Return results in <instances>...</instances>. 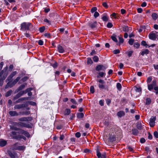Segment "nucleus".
<instances>
[{
	"mask_svg": "<svg viewBox=\"0 0 158 158\" xmlns=\"http://www.w3.org/2000/svg\"><path fill=\"white\" fill-rule=\"evenodd\" d=\"M8 68L6 67L4 69L0 72V81H2L7 77L8 75L7 71Z\"/></svg>",
	"mask_w": 158,
	"mask_h": 158,
	"instance_id": "obj_2",
	"label": "nucleus"
},
{
	"mask_svg": "<svg viewBox=\"0 0 158 158\" xmlns=\"http://www.w3.org/2000/svg\"><path fill=\"white\" fill-rule=\"evenodd\" d=\"M90 91L91 93H94V88L93 86H92L90 87Z\"/></svg>",
	"mask_w": 158,
	"mask_h": 158,
	"instance_id": "obj_36",
	"label": "nucleus"
},
{
	"mask_svg": "<svg viewBox=\"0 0 158 158\" xmlns=\"http://www.w3.org/2000/svg\"><path fill=\"white\" fill-rule=\"evenodd\" d=\"M152 77H148L147 82V83H149L152 80Z\"/></svg>",
	"mask_w": 158,
	"mask_h": 158,
	"instance_id": "obj_46",
	"label": "nucleus"
},
{
	"mask_svg": "<svg viewBox=\"0 0 158 158\" xmlns=\"http://www.w3.org/2000/svg\"><path fill=\"white\" fill-rule=\"evenodd\" d=\"M9 113L11 116H17L19 115V114L15 111H10Z\"/></svg>",
	"mask_w": 158,
	"mask_h": 158,
	"instance_id": "obj_15",
	"label": "nucleus"
},
{
	"mask_svg": "<svg viewBox=\"0 0 158 158\" xmlns=\"http://www.w3.org/2000/svg\"><path fill=\"white\" fill-rule=\"evenodd\" d=\"M141 44L145 46L146 48L147 47L148 44H146V42L145 41H142L141 42Z\"/></svg>",
	"mask_w": 158,
	"mask_h": 158,
	"instance_id": "obj_37",
	"label": "nucleus"
},
{
	"mask_svg": "<svg viewBox=\"0 0 158 158\" xmlns=\"http://www.w3.org/2000/svg\"><path fill=\"white\" fill-rule=\"evenodd\" d=\"M10 128L11 130H14L15 131H18L19 130V128L17 127L14 126L13 125H10Z\"/></svg>",
	"mask_w": 158,
	"mask_h": 158,
	"instance_id": "obj_24",
	"label": "nucleus"
},
{
	"mask_svg": "<svg viewBox=\"0 0 158 158\" xmlns=\"http://www.w3.org/2000/svg\"><path fill=\"white\" fill-rule=\"evenodd\" d=\"M57 48L58 52L61 53H63L64 52V49L62 46L60 45H58L57 46Z\"/></svg>",
	"mask_w": 158,
	"mask_h": 158,
	"instance_id": "obj_17",
	"label": "nucleus"
},
{
	"mask_svg": "<svg viewBox=\"0 0 158 158\" xmlns=\"http://www.w3.org/2000/svg\"><path fill=\"white\" fill-rule=\"evenodd\" d=\"M44 21L45 22H46L48 23L49 24H51V22L48 19H45L44 20Z\"/></svg>",
	"mask_w": 158,
	"mask_h": 158,
	"instance_id": "obj_57",
	"label": "nucleus"
},
{
	"mask_svg": "<svg viewBox=\"0 0 158 158\" xmlns=\"http://www.w3.org/2000/svg\"><path fill=\"white\" fill-rule=\"evenodd\" d=\"M134 42V40H133L132 39H131L129 40L128 41V43L130 45H131L133 44Z\"/></svg>",
	"mask_w": 158,
	"mask_h": 158,
	"instance_id": "obj_42",
	"label": "nucleus"
},
{
	"mask_svg": "<svg viewBox=\"0 0 158 158\" xmlns=\"http://www.w3.org/2000/svg\"><path fill=\"white\" fill-rule=\"evenodd\" d=\"M102 20L105 22H107L108 21V18L106 16H104L102 18Z\"/></svg>",
	"mask_w": 158,
	"mask_h": 158,
	"instance_id": "obj_38",
	"label": "nucleus"
},
{
	"mask_svg": "<svg viewBox=\"0 0 158 158\" xmlns=\"http://www.w3.org/2000/svg\"><path fill=\"white\" fill-rule=\"evenodd\" d=\"M97 8L96 7H93L92 9H91V12L92 13H93L94 12H96L95 11L97 10Z\"/></svg>",
	"mask_w": 158,
	"mask_h": 158,
	"instance_id": "obj_39",
	"label": "nucleus"
},
{
	"mask_svg": "<svg viewBox=\"0 0 158 158\" xmlns=\"http://www.w3.org/2000/svg\"><path fill=\"white\" fill-rule=\"evenodd\" d=\"M93 60L94 62H97L98 61V58L97 56H95L93 58Z\"/></svg>",
	"mask_w": 158,
	"mask_h": 158,
	"instance_id": "obj_34",
	"label": "nucleus"
},
{
	"mask_svg": "<svg viewBox=\"0 0 158 158\" xmlns=\"http://www.w3.org/2000/svg\"><path fill=\"white\" fill-rule=\"evenodd\" d=\"M20 77H18L16 78L15 80L13 82H14L15 84H16L20 79Z\"/></svg>",
	"mask_w": 158,
	"mask_h": 158,
	"instance_id": "obj_43",
	"label": "nucleus"
},
{
	"mask_svg": "<svg viewBox=\"0 0 158 158\" xmlns=\"http://www.w3.org/2000/svg\"><path fill=\"white\" fill-rule=\"evenodd\" d=\"M99 104L101 106H103L104 105V101L102 100H100L99 101Z\"/></svg>",
	"mask_w": 158,
	"mask_h": 158,
	"instance_id": "obj_60",
	"label": "nucleus"
},
{
	"mask_svg": "<svg viewBox=\"0 0 158 158\" xmlns=\"http://www.w3.org/2000/svg\"><path fill=\"white\" fill-rule=\"evenodd\" d=\"M17 132L15 131H12L10 134V135L14 139H16L18 140H20L21 139L24 138L26 139L23 136L21 135H16Z\"/></svg>",
	"mask_w": 158,
	"mask_h": 158,
	"instance_id": "obj_4",
	"label": "nucleus"
},
{
	"mask_svg": "<svg viewBox=\"0 0 158 158\" xmlns=\"http://www.w3.org/2000/svg\"><path fill=\"white\" fill-rule=\"evenodd\" d=\"M97 155L98 158H106V153L104 152L101 154L99 152V149H97L96 150Z\"/></svg>",
	"mask_w": 158,
	"mask_h": 158,
	"instance_id": "obj_6",
	"label": "nucleus"
},
{
	"mask_svg": "<svg viewBox=\"0 0 158 158\" xmlns=\"http://www.w3.org/2000/svg\"><path fill=\"white\" fill-rule=\"evenodd\" d=\"M45 30V27H40L39 29V31L41 32H43Z\"/></svg>",
	"mask_w": 158,
	"mask_h": 158,
	"instance_id": "obj_41",
	"label": "nucleus"
},
{
	"mask_svg": "<svg viewBox=\"0 0 158 158\" xmlns=\"http://www.w3.org/2000/svg\"><path fill=\"white\" fill-rule=\"evenodd\" d=\"M149 52V50L148 49H145L143 51L141 52V55L144 56L145 54H147Z\"/></svg>",
	"mask_w": 158,
	"mask_h": 158,
	"instance_id": "obj_19",
	"label": "nucleus"
},
{
	"mask_svg": "<svg viewBox=\"0 0 158 158\" xmlns=\"http://www.w3.org/2000/svg\"><path fill=\"white\" fill-rule=\"evenodd\" d=\"M44 35L48 38H49L50 37V35L49 33H46L44 34Z\"/></svg>",
	"mask_w": 158,
	"mask_h": 158,
	"instance_id": "obj_62",
	"label": "nucleus"
},
{
	"mask_svg": "<svg viewBox=\"0 0 158 158\" xmlns=\"http://www.w3.org/2000/svg\"><path fill=\"white\" fill-rule=\"evenodd\" d=\"M25 131L22 129H20L18 132V133L19 134H23Z\"/></svg>",
	"mask_w": 158,
	"mask_h": 158,
	"instance_id": "obj_61",
	"label": "nucleus"
},
{
	"mask_svg": "<svg viewBox=\"0 0 158 158\" xmlns=\"http://www.w3.org/2000/svg\"><path fill=\"white\" fill-rule=\"evenodd\" d=\"M156 119V117L155 116L152 117L150 118L149 122L150 126L151 127H153L155 125V121Z\"/></svg>",
	"mask_w": 158,
	"mask_h": 158,
	"instance_id": "obj_7",
	"label": "nucleus"
},
{
	"mask_svg": "<svg viewBox=\"0 0 158 158\" xmlns=\"http://www.w3.org/2000/svg\"><path fill=\"white\" fill-rule=\"evenodd\" d=\"M25 85L23 84L21 85L17 89V91L21 90L24 89L25 87Z\"/></svg>",
	"mask_w": 158,
	"mask_h": 158,
	"instance_id": "obj_23",
	"label": "nucleus"
},
{
	"mask_svg": "<svg viewBox=\"0 0 158 158\" xmlns=\"http://www.w3.org/2000/svg\"><path fill=\"white\" fill-rule=\"evenodd\" d=\"M156 34L153 32H151L148 35L149 38L152 40H155L156 38Z\"/></svg>",
	"mask_w": 158,
	"mask_h": 158,
	"instance_id": "obj_10",
	"label": "nucleus"
},
{
	"mask_svg": "<svg viewBox=\"0 0 158 158\" xmlns=\"http://www.w3.org/2000/svg\"><path fill=\"white\" fill-rule=\"evenodd\" d=\"M124 114V112L122 111H120L118 112L117 113V116L119 117H121L123 116Z\"/></svg>",
	"mask_w": 158,
	"mask_h": 158,
	"instance_id": "obj_18",
	"label": "nucleus"
},
{
	"mask_svg": "<svg viewBox=\"0 0 158 158\" xmlns=\"http://www.w3.org/2000/svg\"><path fill=\"white\" fill-rule=\"evenodd\" d=\"M98 74L101 77H102L106 75L105 73L104 72H100Z\"/></svg>",
	"mask_w": 158,
	"mask_h": 158,
	"instance_id": "obj_48",
	"label": "nucleus"
},
{
	"mask_svg": "<svg viewBox=\"0 0 158 158\" xmlns=\"http://www.w3.org/2000/svg\"><path fill=\"white\" fill-rule=\"evenodd\" d=\"M116 86H117V88L119 90H120V89H121V88H122V86H121V84L120 83H118L117 84Z\"/></svg>",
	"mask_w": 158,
	"mask_h": 158,
	"instance_id": "obj_35",
	"label": "nucleus"
},
{
	"mask_svg": "<svg viewBox=\"0 0 158 158\" xmlns=\"http://www.w3.org/2000/svg\"><path fill=\"white\" fill-rule=\"evenodd\" d=\"M11 125H13L14 126L18 125V123L16 122H11Z\"/></svg>",
	"mask_w": 158,
	"mask_h": 158,
	"instance_id": "obj_54",
	"label": "nucleus"
},
{
	"mask_svg": "<svg viewBox=\"0 0 158 158\" xmlns=\"http://www.w3.org/2000/svg\"><path fill=\"white\" fill-rule=\"evenodd\" d=\"M102 5L105 7L107 8L108 7V5L106 2H104L102 3Z\"/></svg>",
	"mask_w": 158,
	"mask_h": 158,
	"instance_id": "obj_63",
	"label": "nucleus"
},
{
	"mask_svg": "<svg viewBox=\"0 0 158 158\" xmlns=\"http://www.w3.org/2000/svg\"><path fill=\"white\" fill-rule=\"evenodd\" d=\"M25 93V91H22L19 92L18 94L20 95V97L22 96L24 93Z\"/></svg>",
	"mask_w": 158,
	"mask_h": 158,
	"instance_id": "obj_58",
	"label": "nucleus"
},
{
	"mask_svg": "<svg viewBox=\"0 0 158 158\" xmlns=\"http://www.w3.org/2000/svg\"><path fill=\"white\" fill-rule=\"evenodd\" d=\"M139 46V44L138 42H135L134 44V46L135 47L138 48Z\"/></svg>",
	"mask_w": 158,
	"mask_h": 158,
	"instance_id": "obj_50",
	"label": "nucleus"
},
{
	"mask_svg": "<svg viewBox=\"0 0 158 158\" xmlns=\"http://www.w3.org/2000/svg\"><path fill=\"white\" fill-rule=\"evenodd\" d=\"M93 63V62L90 58H87V64H92Z\"/></svg>",
	"mask_w": 158,
	"mask_h": 158,
	"instance_id": "obj_31",
	"label": "nucleus"
},
{
	"mask_svg": "<svg viewBox=\"0 0 158 158\" xmlns=\"http://www.w3.org/2000/svg\"><path fill=\"white\" fill-rule=\"evenodd\" d=\"M18 125L22 127H26L28 128L31 127V126L30 125L21 122L18 123Z\"/></svg>",
	"mask_w": 158,
	"mask_h": 158,
	"instance_id": "obj_8",
	"label": "nucleus"
},
{
	"mask_svg": "<svg viewBox=\"0 0 158 158\" xmlns=\"http://www.w3.org/2000/svg\"><path fill=\"white\" fill-rule=\"evenodd\" d=\"M22 101H24L28 100L29 99V98L28 97H23L21 98Z\"/></svg>",
	"mask_w": 158,
	"mask_h": 158,
	"instance_id": "obj_53",
	"label": "nucleus"
},
{
	"mask_svg": "<svg viewBox=\"0 0 158 158\" xmlns=\"http://www.w3.org/2000/svg\"><path fill=\"white\" fill-rule=\"evenodd\" d=\"M97 24L96 22H89L88 25L92 28H93L96 27Z\"/></svg>",
	"mask_w": 158,
	"mask_h": 158,
	"instance_id": "obj_14",
	"label": "nucleus"
},
{
	"mask_svg": "<svg viewBox=\"0 0 158 158\" xmlns=\"http://www.w3.org/2000/svg\"><path fill=\"white\" fill-rule=\"evenodd\" d=\"M107 68V66L106 65H98L96 67V69L97 71H100L101 70H104Z\"/></svg>",
	"mask_w": 158,
	"mask_h": 158,
	"instance_id": "obj_5",
	"label": "nucleus"
},
{
	"mask_svg": "<svg viewBox=\"0 0 158 158\" xmlns=\"http://www.w3.org/2000/svg\"><path fill=\"white\" fill-rule=\"evenodd\" d=\"M24 149V147L23 146H19L16 148H15V150H23Z\"/></svg>",
	"mask_w": 158,
	"mask_h": 158,
	"instance_id": "obj_27",
	"label": "nucleus"
},
{
	"mask_svg": "<svg viewBox=\"0 0 158 158\" xmlns=\"http://www.w3.org/2000/svg\"><path fill=\"white\" fill-rule=\"evenodd\" d=\"M112 26H113V25L112 24V23H108L107 25V27L108 28H111L112 27Z\"/></svg>",
	"mask_w": 158,
	"mask_h": 158,
	"instance_id": "obj_49",
	"label": "nucleus"
},
{
	"mask_svg": "<svg viewBox=\"0 0 158 158\" xmlns=\"http://www.w3.org/2000/svg\"><path fill=\"white\" fill-rule=\"evenodd\" d=\"M32 118L30 117H24L19 118V120L20 121H31Z\"/></svg>",
	"mask_w": 158,
	"mask_h": 158,
	"instance_id": "obj_11",
	"label": "nucleus"
},
{
	"mask_svg": "<svg viewBox=\"0 0 158 158\" xmlns=\"http://www.w3.org/2000/svg\"><path fill=\"white\" fill-rule=\"evenodd\" d=\"M152 16V19L155 20L158 17L156 13H153Z\"/></svg>",
	"mask_w": 158,
	"mask_h": 158,
	"instance_id": "obj_26",
	"label": "nucleus"
},
{
	"mask_svg": "<svg viewBox=\"0 0 158 158\" xmlns=\"http://www.w3.org/2000/svg\"><path fill=\"white\" fill-rule=\"evenodd\" d=\"M137 127L139 129H142V126L140 123H138L137 125Z\"/></svg>",
	"mask_w": 158,
	"mask_h": 158,
	"instance_id": "obj_55",
	"label": "nucleus"
},
{
	"mask_svg": "<svg viewBox=\"0 0 158 158\" xmlns=\"http://www.w3.org/2000/svg\"><path fill=\"white\" fill-rule=\"evenodd\" d=\"M8 152L9 156L11 158H15L17 155V153L15 152L9 151Z\"/></svg>",
	"mask_w": 158,
	"mask_h": 158,
	"instance_id": "obj_13",
	"label": "nucleus"
},
{
	"mask_svg": "<svg viewBox=\"0 0 158 158\" xmlns=\"http://www.w3.org/2000/svg\"><path fill=\"white\" fill-rule=\"evenodd\" d=\"M75 136H76V137H77V138H79L81 136V134L80 133V132H77V133H76L75 134Z\"/></svg>",
	"mask_w": 158,
	"mask_h": 158,
	"instance_id": "obj_59",
	"label": "nucleus"
},
{
	"mask_svg": "<svg viewBox=\"0 0 158 158\" xmlns=\"http://www.w3.org/2000/svg\"><path fill=\"white\" fill-rule=\"evenodd\" d=\"M123 30L124 32H128L129 29L127 26H124L123 27Z\"/></svg>",
	"mask_w": 158,
	"mask_h": 158,
	"instance_id": "obj_28",
	"label": "nucleus"
},
{
	"mask_svg": "<svg viewBox=\"0 0 158 158\" xmlns=\"http://www.w3.org/2000/svg\"><path fill=\"white\" fill-rule=\"evenodd\" d=\"M12 93V91L11 90H10L7 91L6 94V96L8 97L11 95Z\"/></svg>",
	"mask_w": 158,
	"mask_h": 158,
	"instance_id": "obj_33",
	"label": "nucleus"
},
{
	"mask_svg": "<svg viewBox=\"0 0 158 158\" xmlns=\"http://www.w3.org/2000/svg\"><path fill=\"white\" fill-rule=\"evenodd\" d=\"M7 83V84L6 85V88H7L8 87V86H10V87H11L14 86L16 84H15L13 81L11 83V84L10 85V83L9 82V81Z\"/></svg>",
	"mask_w": 158,
	"mask_h": 158,
	"instance_id": "obj_20",
	"label": "nucleus"
},
{
	"mask_svg": "<svg viewBox=\"0 0 158 158\" xmlns=\"http://www.w3.org/2000/svg\"><path fill=\"white\" fill-rule=\"evenodd\" d=\"M33 27V25L31 23L23 22L21 24V30L22 31L29 30Z\"/></svg>",
	"mask_w": 158,
	"mask_h": 158,
	"instance_id": "obj_1",
	"label": "nucleus"
},
{
	"mask_svg": "<svg viewBox=\"0 0 158 158\" xmlns=\"http://www.w3.org/2000/svg\"><path fill=\"white\" fill-rule=\"evenodd\" d=\"M84 116V114L82 113H78L77 114V117L78 118H82Z\"/></svg>",
	"mask_w": 158,
	"mask_h": 158,
	"instance_id": "obj_21",
	"label": "nucleus"
},
{
	"mask_svg": "<svg viewBox=\"0 0 158 158\" xmlns=\"http://www.w3.org/2000/svg\"><path fill=\"white\" fill-rule=\"evenodd\" d=\"M132 134L135 135H136L138 133V131L136 129H133L132 130Z\"/></svg>",
	"mask_w": 158,
	"mask_h": 158,
	"instance_id": "obj_25",
	"label": "nucleus"
},
{
	"mask_svg": "<svg viewBox=\"0 0 158 158\" xmlns=\"http://www.w3.org/2000/svg\"><path fill=\"white\" fill-rule=\"evenodd\" d=\"M111 38L114 41L116 42H118L117 39L116 38V36L114 35H113L111 36Z\"/></svg>",
	"mask_w": 158,
	"mask_h": 158,
	"instance_id": "obj_32",
	"label": "nucleus"
},
{
	"mask_svg": "<svg viewBox=\"0 0 158 158\" xmlns=\"http://www.w3.org/2000/svg\"><path fill=\"white\" fill-rule=\"evenodd\" d=\"M38 44L40 45H42L43 44V42L42 40H39L38 41Z\"/></svg>",
	"mask_w": 158,
	"mask_h": 158,
	"instance_id": "obj_56",
	"label": "nucleus"
},
{
	"mask_svg": "<svg viewBox=\"0 0 158 158\" xmlns=\"http://www.w3.org/2000/svg\"><path fill=\"white\" fill-rule=\"evenodd\" d=\"M25 107V104H18L14 106V108L15 110L20 109Z\"/></svg>",
	"mask_w": 158,
	"mask_h": 158,
	"instance_id": "obj_12",
	"label": "nucleus"
},
{
	"mask_svg": "<svg viewBox=\"0 0 158 158\" xmlns=\"http://www.w3.org/2000/svg\"><path fill=\"white\" fill-rule=\"evenodd\" d=\"M23 135H24L25 136H26L27 137H29L30 136V135L29 134V133L25 131L23 133Z\"/></svg>",
	"mask_w": 158,
	"mask_h": 158,
	"instance_id": "obj_44",
	"label": "nucleus"
},
{
	"mask_svg": "<svg viewBox=\"0 0 158 158\" xmlns=\"http://www.w3.org/2000/svg\"><path fill=\"white\" fill-rule=\"evenodd\" d=\"M133 52V51H129L127 52V55L129 57H130L132 53Z\"/></svg>",
	"mask_w": 158,
	"mask_h": 158,
	"instance_id": "obj_52",
	"label": "nucleus"
},
{
	"mask_svg": "<svg viewBox=\"0 0 158 158\" xmlns=\"http://www.w3.org/2000/svg\"><path fill=\"white\" fill-rule=\"evenodd\" d=\"M17 74L16 71H14L12 72L8 77L6 80V82L10 81H11L12 78Z\"/></svg>",
	"mask_w": 158,
	"mask_h": 158,
	"instance_id": "obj_9",
	"label": "nucleus"
},
{
	"mask_svg": "<svg viewBox=\"0 0 158 158\" xmlns=\"http://www.w3.org/2000/svg\"><path fill=\"white\" fill-rule=\"evenodd\" d=\"M153 87L154 86L151 84L148 85V90L151 91L152 89H153Z\"/></svg>",
	"mask_w": 158,
	"mask_h": 158,
	"instance_id": "obj_40",
	"label": "nucleus"
},
{
	"mask_svg": "<svg viewBox=\"0 0 158 158\" xmlns=\"http://www.w3.org/2000/svg\"><path fill=\"white\" fill-rule=\"evenodd\" d=\"M97 81L99 82L98 86L100 89H108V87L104 85V84L105 82L104 80L102 79L97 80Z\"/></svg>",
	"mask_w": 158,
	"mask_h": 158,
	"instance_id": "obj_3",
	"label": "nucleus"
},
{
	"mask_svg": "<svg viewBox=\"0 0 158 158\" xmlns=\"http://www.w3.org/2000/svg\"><path fill=\"white\" fill-rule=\"evenodd\" d=\"M7 143L6 141L2 139H0V146L1 147H4L5 146Z\"/></svg>",
	"mask_w": 158,
	"mask_h": 158,
	"instance_id": "obj_16",
	"label": "nucleus"
},
{
	"mask_svg": "<svg viewBox=\"0 0 158 158\" xmlns=\"http://www.w3.org/2000/svg\"><path fill=\"white\" fill-rule=\"evenodd\" d=\"M135 90L136 92L141 93L142 89L140 87L138 88L137 87H135Z\"/></svg>",
	"mask_w": 158,
	"mask_h": 158,
	"instance_id": "obj_30",
	"label": "nucleus"
},
{
	"mask_svg": "<svg viewBox=\"0 0 158 158\" xmlns=\"http://www.w3.org/2000/svg\"><path fill=\"white\" fill-rule=\"evenodd\" d=\"M96 54V52L94 50H93L90 53V55L93 56L94 55Z\"/></svg>",
	"mask_w": 158,
	"mask_h": 158,
	"instance_id": "obj_64",
	"label": "nucleus"
},
{
	"mask_svg": "<svg viewBox=\"0 0 158 158\" xmlns=\"http://www.w3.org/2000/svg\"><path fill=\"white\" fill-rule=\"evenodd\" d=\"M154 136L156 138H158V132L157 131H155L154 133Z\"/></svg>",
	"mask_w": 158,
	"mask_h": 158,
	"instance_id": "obj_47",
	"label": "nucleus"
},
{
	"mask_svg": "<svg viewBox=\"0 0 158 158\" xmlns=\"http://www.w3.org/2000/svg\"><path fill=\"white\" fill-rule=\"evenodd\" d=\"M151 102V99L149 98H147L146 100L145 104L146 105H149L150 104Z\"/></svg>",
	"mask_w": 158,
	"mask_h": 158,
	"instance_id": "obj_22",
	"label": "nucleus"
},
{
	"mask_svg": "<svg viewBox=\"0 0 158 158\" xmlns=\"http://www.w3.org/2000/svg\"><path fill=\"white\" fill-rule=\"evenodd\" d=\"M70 110L69 109H66L64 111V114L65 115H68L70 113Z\"/></svg>",
	"mask_w": 158,
	"mask_h": 158,
	"instance_id": "obj_29",
	"label": "nucleus"
},
{
	"mask_svg": "<svg viewBox=\"0 0 158 158\" xmlns=\"http://www.w3.org/2000/svg\"><path fill=\"white\" fill-rule=\"evenodd\" d=\"M99 14L97 12H95L94 14V16L95 18H96L99 16Z\"/></svg>",
	"mask_w": 158,
	"mask_h": 158,
	"instance_id": "obj_51",
	"label": "nucleus"
},
{
	"mask_svg": "<svg viewBox=\"0 0 158 158\" xmlns=\"http://www.w3.org/2000/svg\"><path fill=\"white\" fill-rule=\"evenodd\" d=\"M113 52L115 54H118L120 53V51L118 49H115L113 51Z\"/></svg>",
	"mask_w": 158,
	"mask_h": 158,
	"instance_id": "obj_45",
	"label": "nucleus"
}]
</instances>
